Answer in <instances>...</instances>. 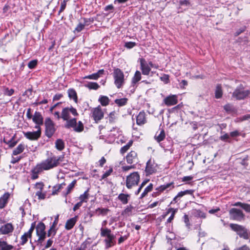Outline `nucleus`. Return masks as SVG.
I'll list each match as a JSON object with an SVG mask.
<instances>
[{
	"mask_svg": "<svg viewBox=\"0 0 250 250\" xmlns=\"http://www.w3.org/2000/svg\"><path fill=\"white\" fill-rule=\"evenodd\" d=\"M194 214L196 217L202 218H205L206 217V214L200 210H195L194 212Z\"/></svg>",
	"mask_w": 250,
	"mask_h": 250,
	"instance_id": "obj_47",
	"label": "nucleus"
},
{
	"mask_svg": "<svg viewBox=\"0 0 250 250\" xmlns=\"http://www.w3.org/2000/svg\"><path fill=\"white\" fill-rule=\"evenodd\" d=\"M230 218L232 220L240 221L244 219L245 215L243 211L236 208H232L229 211Z\"/></svg>",
	"mask_w": 250,
	"mask_h": 250,
	"instance_id": "obj_8",
	"label": "nucleus"
},
{
	"mask_svg": "<svg viewBox=\"0 0 250 250\" xmlns=\"http://www.w3.org/2000/svg\"><path fill=\"white\" fill-rule=\"evenodd\" d=\"M140 65V68L143 74L145 75H148L151 69L147 63H146L144 59H141Z\"/></svg>",
	"mask_w": 250,
	"mask_h": 250,
	"instance_id": "obj_13",
	"label": "nucleus"
},
{
	"mask_svg": "<svg viewBox=\"0 0 250 250\" xmlns=\"http://www.w3.org/2000/svg\"><path fill=\"white\" fill-rule=\"evenodd\" d=\"M156 171V167L153 161L149 159L146 163V171L148 174H152Z\"/></svg>",
	"mask_w": 250,
	"mask_h": 250,
	"instance_id": "obj_16",
	"label": "nucleus"
},
{
	"mask_svg": "<svg viewBox=\"0 0 250 250\" xmlns=\"http://www.w3.org/2000/svg\"><path fill=\"white\" fill-rule=\"evenodd\" d=\"M113 171V169L112 168H110L108 171H106L102 176V179H104L109 176L112 172Z\"/></svg>",
	"mask_w": 250,
	"mask_h": 250,
	"instance_id": "obj_54",
	"label": "nucleus"
},
{
	"mask_svg": "<svg viewBox=\"0 0 250 250\" xmlns=\"http://www.w3.org/2000/svg\"><path fill=\"white\" fill-rule=\"evenodd\" d=\"M126 162L129 164H137L138 162L137 153L135 151H131L126 156Z\"/></svg>",
	"mask_w": 250,
	"mask_h": 250,
	"instance_id": "obj_12",
	"label": "nucleus"
},
{
	"mask_svg": "<svg viewBox=\"0 0 250 250\" xmlns=\"http://www.w3.org/2000/svg\"><path fill=\"white\" fill-rule=\"evenodd\" d=\"M36 195L38 196L39 199L42 200L45 199L46 194L45 193H42V191L38 190L36 193Z\"/></svg>",
	"mask_w": 250,
	"mask_h": 250,
	"instance_id": "obj_50",
	"label": "nucleus"
},
{
	"mask_svg": "<svg viewBox=\"0 0 250 250\" xmlns=\"http://www.w3.org/2000/svg\"><path fill=\"white\" fill-rule=\"evenodd\" d=\"M113 9H114V6H113L112 4H110V5H107L104 8V11H110V12H112Z\"/></svg>",
	"mask_w": 250,
	"mask_h": 250,
	"instance_id": "obj_57",
	"label": "nucleus"
},
{
	"mask_svg": "<svg viewBox=\"0 0 250 250\" xmlns=\"http://www.w3.org/2000/svg\"><path fill=\"white\" fill-rule=\"evenodd\" d=\"M130 195L127 194L120 193L118 196V199L123 204H127L128 202V199Z\"/></svg>",
	"mask_w": 250,
	"mask_h": 250,
	"instance_id": "obj_25",
	"label": "nucleus"
},
{
	"mask_svg": "<svg viewBox=\"0 0 250 250\" xmlns=\"http://www.w3.org/2000/svg\"><path fill=\"white\" fill-rule=\"evenodd\" d=\"M108 211H109L108 209L104 208H98L96 209V212L99 215H105Z\"/></svg>",
	"mask_w": 250,
	"mask_h": 250,
	"instance_id": "obj_45",
	"label": "nucleus"
},
{
	"mask_svg": "<svg viewBox=\"0 0 250 250\" xmlns=\"http://www.w3.org/2000/svg\"><path fill=\"white\" fill-rule=\"evenodd\" d=\"M88 190L85 191L83 194L81 195L79 197V199L80 200V202H87V200L88 198L89 194L88 193Z\"/></svg>",
	"mask_w": 250,
	"mask_h": 250,
	"instance_id": "obj_44",
	"label": "nucleus"
},
{
	"mask_svg": "<svg viewBox=\"0 0 250 250\" xmlns=\"http://www.w3.org/2000/svg\"><path fill=\"white\" fill-rule=\"evenodd\" d=\"M68 96L73 99L75 102H77V96L76 91L73 89H69L68 90Z\"/></svg>",
	"mask_w": 250,
	"mask_h": 250,
	"instance_id": "obj_38",
	"label": "nucleus"
},
{
	"mask_svg": "<svg viewBox=\"0 0 250 250\" xmlns=\"http://www.w3.org/2000/svg\"><path fill=\"white\" fill-rule=\"evenodd\" d=\"M169 77L167 74H164L161 77L160 79L162 81L164 82L165 83H168L169 82Z\"/></svg>",
	"mask_w": 250,
	"mask_h": 250,
	"instance_id": "obj_51",
	"label": "nucleus"
},
{
	"mask_svg": "<svg viewBox=\"0 0 250 250\" xmlns=\"http://www.w3.org/2000/svg\"><path fill=\"white\" fill-rule=\"evenodd\" d=\"M174 188L173 183L171 182L170 183L167 184L166 185H162L160 186L159 188H156V190H158L159 192H163L165 190H170Z\"/></svg>",
	"mask_w": 250,
	"mask_h": 250,
	"instance_id": "obj_24",
	"label": "nucleus"
},
{
	"mask_svg": "<svg viewBox=\"0 0 250 250\" xmlns=\"http://www.w3.org/2000/svg\"><path fill=\"white\" fill-rule=\"evenodd\" d=\"M13 246L8 245L6 242L0 240V250H11Z\"/></svg>",
	"mask_w": 250,
	"mask_h": 250,
	"instance_id": "obj_31",
	"label": "nucleus"
},
{
	"mask_svg": "<svg viewBox=\"0 0 250 250\" xmlns=\"http://www.w3.org/2000/svg\"><path fill=\"white\" fill-rule=\"evenodd\" d=\"M55 147L59 151H62L64 148V142L61 139H57L55 142Z\"/></svg>",
	"mask_w": 250,
	"mask_h": 250,
	"instance_id": "obj_28",
	"label": "nucleus"
},
{
	"mask_svg": "<svg viewBox=\"0 0 250 250\" xmlns=\"http://www.w3.org/2000/svg\"><path fill=\"white\" fill-rule=\"evenodd\" d=\"M127 99L125 98L116 99L115 100V103L116 104L119 106H122L125 105L127 102Z\"/></svg>",
	"mask_w": 250,
	"mask_h": 250,
	"instance_id": "obj_43",
	"label": "nucleus"
},
{
	"mask_svg": "<svg viewBox=\"0 0 250 250\" xmlns=\"http://www.w3.org/2000/svg\"><path fill=\"white\" fill-rule=\"evenodd\" d=\"M44 125L45 126V135L51 138L56 131L54 123L50 118H47L45 120Z\"/></svg>",
	"mask_w": 250,
	"mask_h": 250,
	"instance_id": "obj_7",
	"label": "nucleus"
},
{
	"mask_svg": "<svg viewBox=\"0 0 250 250\" xmlns=\"http://www.w3.org/2000/svg\"><path fill=\"white\" fill-rule=\"evenodd\" d=\"M153 189V184L150 183L146 188H145L143 193L141 194L140 198L142 199L145 197L148 192H150Z\"/></svg>",
	"mask_w": 250,
	"mask_h": 250,
	"instance_id": "obj_37",
	"label": "nucleus"
},
{
	"mask_svg": "<svg viewBox=\"0 0 250 250\" xmlns=\"http://www.w3.org/2000/svg\"><path fill=\"white\" fill-rule=\"evenodd\" d=\"M92 117L96 123H98L104 117V112L100 105L91 110Z\"/></svg>",
	"mask_w": 250,
	"mask_h": 250,
	"instance_id": "obj_11",
	"label": "nucleus"
},
{
	"mask_svg": "<svg viewBox=\"0 0 250 250\" xmlns=\"http://www.w3.org/2000/svg\"><path fill=\"white\" fill-rule=\"evenodd\" d=\"M37 64V60H32L28 62V66L30 69L34 68Z\"/></svg>",
	"mask_w": 250,
	"mask_h": 250,
	"instance_id": "obj_52",
	"label": "nucleus"
},
{
	"mask_svg": "<svg viewBox=\"0 0 250 250\" xmlns=\"http://www.w3.org/2000/svg\"><path fill=\"white\" fill-rule=\"evenodd\" d=\"M135 168L134 165L126 166L122 167V170L124 171H127L132 168Z\"/></svg>",
	"mask_w": 250,
	"mask_h": 250,
	"instance_id": "obj_59",
	"label": "nucleus"
},
{
	"mask_svg": "<svg viewBox=\"0 0 250 250\" xmlns=\"http://www.w3.org/2000/svg\"><path fill=\"white\" fill-rule=\"evenodd\" d=\"M230 228L232 230L237 232V234L240 237L245 239H248L249 238V235L247 229L241 225L236 224H230Z\"/></svg>",
	"mask_w": 250,
	"mask_h": 250,
	"instance_id": "obj_5",
	"label": "nucleus"
},
{
	"mask_svg": "<svg viewBox=\"0 0 250 250\" xmlns=\"http://www.w3.org/2000/svg\"><path fill=\"white\" fill-rule=\"evenodd\" d=\"M224 108L226 111H231L233 109L232 106L230 104H227L224 105Z\"/></svg>",
	"mask_w": 250,
	"mask_h": 250,
	"instance_id": "obj_60",
	"label": "nucleus"
},
{
	"mask_svg": "<svg viewBox=\"0 0 250 250\" xmlns=\"http://www.w3.org/2000/svg\"><path fill=\"white\" fill-rule=\"evenodd\" d=\"M146 122V113L144 111H141L136 116V123L138 125H142Z\"/></svg>",
	"mask_w": 250,
	"mask_h": 250,
	"instance_id": "obj_19",
	"label": "nucleus"
},
{
	"mask_svg": "<svg viewBox=\"0 0 250 250\" xmlns=\"http://www.w3.org/2000/svg\"><path fill=\"white\" fill-rule=\"evenodd\" d=\"M164 101L165 104L167 106L173 105L178 103L177 97L174 95L166 97Z\"/></svg>",
	"mask_w": 250,
	"mask_h": 250,
	"instance_id": "obj_15",
	"label": "nucleus"
},
{
	"mask_svg": "<svg viewBox=\"0 0 250 250\" xmlns=\"http://www.w3.org/2000/svg\"><path fill=\"white\" fill-rule=\"evenodd\" d=\"M9 197L10 194L8 192H6L0 198V209L4 208L8 202Z\"/></svg>",
	"mask_w": 250,
	"mask_h": 250,
	"instance_id": "obj_22",
	"label": "nucleus"
},
{
	"mask_svg": "<svg viewBox=\"0 0 250 250\" xmlns=\"http://www.w3.org/2000/svg\"><path fill=\"white\" fill-rule=\"evenodd\" d=\"M166 137L165 132L164 129H161L160 132H157L155 135V139L158 142H160L163 141Z\"/></svg>",
	"mask_w": 250,
	"mask_h": 250,
	"instance_id": "obj_26",
	"label": "nucleus"
},
{
	"mask_svg": "<svg viewBox=\"0 0 250 250\" xmlns=\"http://www.w3.org/2000/svg\"><path fill=\"white\" fill-rule=\"evenodd\" d=\"M99 102L103 106H106L109 104V99L105 96H101L99 99Z\"/></svg>",
	"mask_w": 250,
	"mask_h": 250,
	"instance_id": "obj_36",
	"label": "nucleus"
},
{
	"mask_svg": "<svg viewBox=\"0 0 250 250\" xmlns=\"http://www.w3.org/2000/svg\"><path fill=\"white\" fill-rule=\"evenodd\" d=\"M44 185L42 182L37 183L36 184V188L38 189L39 190L42 191Z\"/></svg>",
	"mask_w": 250,
	"mask_h": 250,
	"instance_id": "obj_56",
	"label": "nucleus"
},
{
	"mask_svg": "<svg viewBox=\"0 0 250 250\" xmlns=\"http://www.w3.org/2000/svg\"><path fill=\"white\" fill-rule=\"evenodd\" d=\"M13 227L11 223H7L0 228V233L6 234L13 231Z\"/></svg>",
	"mask_w": 250,
	"mask_h": 250,
	"instance_id": "obj_17",
	"label": "nucleus"
},
{
	"mask_svg": "<svg viewBox=\"0 0 250 250\" xmlns=\"http://www.w3.org/2000/svg\"><path fill=\"white\" fill-rule=\"evenodd\" d=\"M35 223H33L31 225V226L29 229V230L25 232L24 234L28 237H31L32 236V233L35 229Z\"/></svg>",
	"mask_w": 250,
	"mask_h": 250,
	"instance_id": "obj_49",
	"label": "nucleus"
},
{
	"mask_svg": "<svg viewBox=\"0 0 250 250\" xmlns=\"http://www.w3.org/2000/svg\"><path fill=\"white\" fill-rule=\"evenodd\" d=\"M141 79V73L139 71H136L134 74V77L132 79V83L133 84L136 83Z\"/></svg>",
	"mask_w": 250,
	"mask_h": 250,
	"instance_id": "obj_41",
	"label": "nucleus"
},
{
	"mask_svg": "<svg viewBox=\"0 0 250 250\" xmlns=\"http://www.w3.org/2000/svg\"><path fill=\"white\" fill-rule=\"evenodd\" d=\"M71 128H73L74 130L76 132H80L83 130V125L81 121H79L78 125H77V119H76V123L75 126L73 127H71Z\"/></svg>",
	"mask_w": 250,
	"mask_h": 250,
	"instance_id": "obj_32",
	"label": "nucleus"
},
{
	"mask_svg": "<svg viewBox=\"0 0 250 250\" xmlns=\"http://www.w3.org/2000/svg\"><path fill=\"white\" fill-rule=\"evenodd\" d=\"M71 113L74 116L78 115V113L76 109L73 107L72 106L62 108L61 112L62 119L63 121H66V123L64 124V127L67 129L70 128L71 127H73L75 126L76 123V118H74L70 119Z\"/></svg>",
	"mask_w": 250,
	"mask_h": 250,
	"instance_id": "obj_1",
	"label": "nucleus"
},
{
	"mask_svg": "<svg viewBox=\"0 0 250 250\" xmlns=\"http://www.w3.org/2000/svg\"><path fill=\"white\" fill-rule=\"evenodd\" d=\"M229 136L230 135H229L228 134L226 133L224 135L221 136L220 138L222 141L229 142Z\"/></svg>",
	"mask_w": 250,
	"mask_h": 250,
	"instance_id": "obj_55",
	"label": "nucleus"
},
{
	"mask_svg": "<svg viewBox=\"0 0 250 250\" xmlns=\"http://www.w3.org/2000/svg\"><path fill=\"white\" fill-rule=\"evenodd\" d=\"M25 148V146L23 144H20L13 151L12 154L13 155H17L22 153Z\"/></svg>",
	"mask_w": 250,
	"mask_h": 250,
	"instance_id": "obj_30",
	"label": "nucleus"
},
{
	"mask_svg": "<svg viewBox=\"0 0 250 250\" xmlns=\"http://www.w3.org/2000/svg\"><path fill=\"white\" fill-rule=\"evenodd\" d=\"M32 170L34 171L35 173H37L38 174H39L40 173L42 172L43 170H45L44 167L43 166V164L41 162L40 164H38L36 166V167L32 169Z\"/></svg>",
	"mask_w": 250,
	"mask_h": 250,
	"instance_id": "obj_35",
	"label": "nucleus"
},
{
	"mask_svg": "<svg viewBox=\"0 0 250 250\" xmlns=\"http://www.w3.org/2000/svg\"><path fill=\"white\" fill-rule=\"evenodd\" d=\"M132 144L133 141L131 140L129 141L126 145L121 147L120 149V153L122 154H124V153H125L129 149L130 147L132 145Z\"/></svg>",
	"mask_w": 250,
	"mask_h": 250,
	"instance_id": "obj_42",
	"label": "nucleus"
},
{
	"mask_svg": "<svg viewBox=\"0 0 250 250\" xmlns=\"http://www.w3.org/2000/svg\"><path fill=\"white\" fill-rule=\"evenodd\" d=\"M45 226L43 223L40 222L36 227V234L39 236L38 241L42 243L45 238L46 233L45 231Z\"/></svg>",
	"mask_w": 250,
	"mask_h": 250,
	"instance_id": "obj_9",
	"label": "nucleus"
},
{
	"mask_svg": "<svg viewBox=\"0 0 250 250\" xmlns=\"http://www.w3.org/2000/svg\"><path fill=\"white\" fill-rule=\"evenodd\" d=\"M193 178L192 176H184L182 178V182H188L191 181Z\"/></svg>",
	"mask_w": 250,
	"mask_h": 250,
	"instance_id": "obj_58",
	"label": "nucleus"
},
{
	"mask_svg": "<svg viewBox=\"0 0 250 250\" xmlns=\"http://www.w3.org/2000/svg\"><path fill=\"white\" fill-rule=\"evenodd\" d=\"M193 190L191 189L186 190L185 191H182L179 192L177 195L173 198V202L176 203L179 200V199L186 194H192Z\"/></svg>",
	"mask_w": 250,
	"mask_h": 250,
	"instance_id": "obj_21",
	"label": "nucleus"
},
{
	"mask_svg": "<svg viewBox=\"0 0 250 250\" xmlns=\"http://www.w3.org/2000/svg\"><path fill=\"white\" fill-rule=\"evenodd\" d=\"M116 113L115 111L110 112L108 115V120L110 123H113L116 119Z\"/></svg>",
	"mask_w": 250,
	"mask_h": 250,
	"instance_id": "obj_46",
	"label": "nucleus"
},
{
	"mask_svg": "<svg viewBox=\"0 0 250 250\" xmlns=\"http://www.w3.org/2000/svg\"><path fill=\"white\" fill-rule=\"evenodd\" d=\"M57 160H55V156L47 158L45 160L42 162L45 167V170H48L57 167Z\"/></svg>",
	"mask_w": 250,
	"mask_h": 250,
	"instance_id": "obj_10",
	"label": "nucleus"
},
{
	"mask_svg": "<svg viewBox=\"0 0 250 250\" xmlns=\"http://www.w3.org/2000/svg\"><path fill=\"white\" fill-rule=\"evenodd\" d=\"M243 208L248 212H250V205L248 204L245 203L244 206L243 207Z\"/></svg>",
	"mask_w": 250,
	"mask_h": 250,
	"instance_id": "obj_63",
	"label": "nucleus"
},
{
	"mask_svg": "<svg viewBox=\"0 0 250 250\" xmlns=\"http://www.w3.org/2000/svg\"><path fill=\"white\" fill-rule=\"evenodd\" d=\"M63 97V95L62 94H56L53 98V101H58L60 100Z\"/></svg>",
	"mask_w": 250,
	"mask_h": 250,
	"instance_id": "obj_61",
	"label": "nucleus"
},
{
	"mask_svg": "<svg viewBox=\"0 0 250 250\" xmlns=\"http://www.w3.org/2000/svg\"><path fill=\"white\" fill-rule=\"evenodd\" d=\"M65 184L63 183L61 184H59L53 187L52 189V194L55 195L58 193L63 188V186H65Z\"/></svg>",
	"mask_w": 250,
	"mask_h": 250,
	"instance_id": "obj_40",
	"label": "nucleus"
},
{
	"mask_svg": "<svg viewBox=\"0 0 250 250\" xmlns=\"http://www.w3.org/2000/svg\"><path fill=\"white\" fill-rule=\"evenodd\" d=\"M140 181V175L137 172H134L127 176L126 180V186L128 189L137 186Z\"/></svg>",
	"mask_w": 250,
	"mask_h": 250,
	"instance_id": "obj_6",
	"label": "nucleus"
},
{
	"mask_svg": "<svg viewBox=\"0 0 250 250\" xmlns=\"http://www.w3.org/2000/svg\"><path fill=\"white\" fill-rule=\"evenodd\" d=\"M223 91L221 84H217L215 91V97L216 99H220L222 97Z\"/></svg>",
	"mask_w": 250,
	"mask_h": 250,
	"instance_id": "obj_33",
	"label": "nucleus"
},
{
	"mask_svg": "<svg viewBox=\"0 0 250 250\" xmlns=\"http://www.w3.org/2000/svg\"><path fill=\"white\" fill-rule=\"evenodd\" d=\"M134 209L133 207L131 205L127 206L123 211L122 215L127 217L132 215V210Z\"/></svg>",
	"mask_w": 250,
	"mask_h": 250,
	"instance_id": "obj_29",
	"label": "nucleus"
},
{
	"mask_svg": "<svg viewBox=\"0 0 250 250\" xmlns=\"http://www.w3.org/2000/svg\"><path fill=\"white\" fill-rule=\"evenodd\" d=\"M24 136L31 140H36L39 138L41 135V131L40 130L33 132H27L24 133Z\"/></svg>",
	"mask_w": 250,
	"mask_h": 250,
	"instance_id": "obj_14",
	"label": "nucleus"
},
{
	"mask_svg": "<svg viewBox=\"0 0 250 250\" xmlns=\"http://www.w3.org/2000/svg\"><path fill=\"white\" fill-rule=\"evenodd\" d=\"M76 184V180H74L67 186L66 191L62 192L63 195L66 197V196L71 192Z\"/></svg>",
	"mask_w": 250,
	"mask_h": 250,
	"instance_id": "obj_27",
	"label": "nucleus"
},
{
	"mask_svg": "<svg viewBox=\"0 0 250 250\" xmlns=\"http://www.w3.org/2000/svg\"><path fill=\"white\" fill-rule=\"evenodd\" d=\"M179 3L180 6H189L190 5V2L188 0H181L180 1Z\"/></svg>",
	"mask_w": 250,
	"mask_h": 250,
	"instance_id": "obj_62",
	"label": "nucleus"
},
{
	"mask_svg": "<svg viewBox=\"0 0 250 250\" xmlns=\"http://www.w3.org/2000/svg\"><path fill=\"white\" fill-rule=\"evenodd\" d=\"M87 247V244L85 242L83 243L80 247L78 249V250H85Z\"/></svg>",
	"mask_w": 250,
	"mask_h": 250,
	"instance_id": "obj_64",
	"label": "nucleus"
},
{
	"mask_svg": "<svg viewBox=\"0 0 250 250\" xmlns=\"http://www.w3.org/2000/svg\"><path fill=\"white\" fill-rule=\"evenodd\" d=\"M250 94L249 90H244L242 84H240L234 90L232 94V98L236 100H242L246 98Z\"/></svg>",
	"mask_w": 250,
	"mask_h": 250,
	"instance_id": "obj_3",
	"label": "nucleus"
},
{
	"mask_svg": "<svg viewBox=\"0 0 250 250\" xmlns=\"http://www.w3.org/2000/svg\"><path fill=\"white\" fill-rule=\"evenodd\" d=\"M101 237L104 238L105 248L108 249L116 244V236L112 233L110 229L102 227L100 229Z\"/></svg>",
	"mask_w": 250,
	"mask_h": 250,
	"instance_id": "obj_2",
	"label": "nucleus"
},
{
	"mask_svg": "<svg viewBox=\"0 0 250 250\" xmlns=\"http://www.w3.org/2000/svg\"><path fill=\"white\" fill-rule=\"evenodd\" d=\"M85 26V23H79L78 25L75 28L74 32L75 33L76 32L79 33L81 31H82L84 27Z\"/></svg>",
	"mask_w": 250,
	"mask_h": 250,
	"instance_id": "obj_48",
	"label": "nucleus"
},
{
	"mask_svg": "<svg viewBox=\"0 0 250 250\" xmlns=\"http://www.w3.org/2000/svg\"><path fill=\"white\" fill-rule=\"evenodd\" d=\"M104 69L99 70L97 73H93L91 75H89L84 77V79H92V80H97L104 73Z\"/></svg>",
	"mask_w": 250,
	"mask_h": 250,
	"instance_id": "obj_23",
	"label": "nucleus"
},
{
	"mask_svg": "<svg viewBox=\"0 0 250 250\" xmlns=\"http://www.w3.org/2000/svg\"><path fill=\"white\" fill-rule=\"evenodd\" d=\"M136 45L135 42H129L125 43V46L128 49H131L134 47Z\"/></svg>",
	"mask_w": 250,
	"mask_h": 250,
	"instance_id": "obj_53",
	"label": "nucleus"
},
{
	"mask_svg": "<svg viewBox=\"0 0 250 250\" xmlns=\"http://www.w3.org/2000/svg\"><path fill=\"white\" fill-rule=\"evenodd\" d=\"M114 83L118 88H121L124 84V74L119 68H115L113 72Z\"/></svg>",
	"mask_w": 250,
	"mask_h": 250,
	"instance_id": "obj_4",
	"label": "nucleus"
},
{
	"mask_svg": "<svg viewBox=\"0 0 250 250\" xmlns=\"http://www.w3.org/2000/svg\"><path fill=\"white\" fill-rule=\"evenodd\" d=\"M77 218L78 216H76L74 217L71 218L68 220L65 223V229L67 230H70L72 229L75 225L77 221Z\"/></svg>",
	"mask_w": 250,
	"mask_h": 250,
	"instance_id": "obj_20",
	"label": "nucleus"
},
{
	"mask_svg": "<svg viewBox=\"0 0 250 250\" xmlns=\"http://www.w3.org/2000/svg\"><path fill=\"white\" fill-rule=\"evenodd\" d=\"M14 136H13L12 138H11L10 140H6L5 139H4L3 142L5 144L8 145V147L9 148H12L14 147L17 143V142L15 140Z\"/></svg>",
	"mask_w": 250,
	"mask_h": 250,
	"instance_id": "obj_34",
	"label": "nucleus"
},
{
	"mask_svg": "<svg viewBox=\"0 0 250 250\" xmlns=\"http://www.w3.org/2000/svg\"><path fill=\"white\" fill-rule=\"evenodd\" d=\"M32 120L36 125H43V118L41 113L39 112L36 111L33 116Z\"/></svg>",
	"mask_w": 250,
	"mask_h": 250,
	"instance_id": "obj_18",
	"label": "nucleus"
},
{
	"mask_svg": "<svg viewBox=\"0 0 250 250\" xmlns=\"http://www.w3.org/2000/svg\"><path fill=\"white\" fill-rule=\"evenodd\" d=\"M85 86L89 89L94 90H97L100 87L99 85L95 82H88L85 84Z\"/></svg>",
	"mask_w": 250,
	"mask_h": 250,
	"instance_id": "obj_39",
	"label": "nucleus"
}]
</instances>
